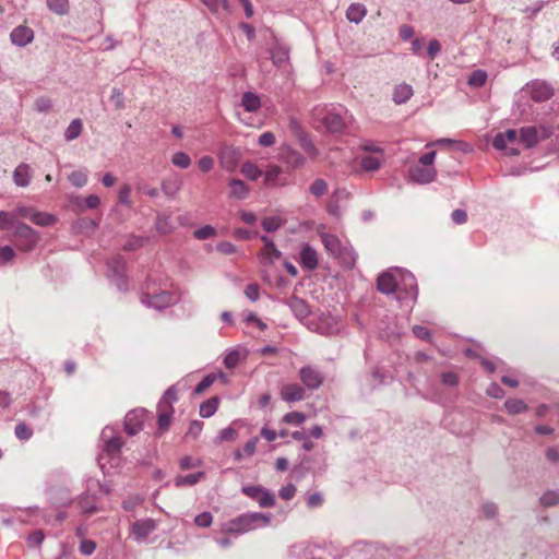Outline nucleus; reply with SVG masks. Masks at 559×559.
Listing matches in <instances>:
<instances>
[{
    "mask_svg": "<svg viewBox=\"0 0 559 559\" xmlns=\"http://www.w3.org/2000/svg\"><path fill=\"white\" fill-rule=\"evenodd\" d=\"M272 514L263 512H247L224 523L222 532L224 534H246L260 527L269 526Z\"/></svg>",
    "mask_w": 559,
    "mask_h": 559,
    "instance_id": "f257e3e1",
    "label": "nucleus"
},
{
    "mask_svg": "<svg viewBox=\"0 0 559 559\" xmlns=\"http://www.w3.org/2000/svg\"><path fill=\"white\" fill-rule=\"evenodd\" d=\"M14 237L16 238L17 246L22 251L33 250L39 240L38 233L24 223H16Z\"/></svg>",
    "mask_w": 559,
    "mask_h": 559,
    "instance_id": "f03ea898",
    "label": "nucleus"
},
{
    "mask_svg": "<svg viewBox=\"0 0 559 559\" xmlns=\"http://www.w3.org/2000/svg\"><path fill=\"white\" fill-rule=\"evenodd\" d=\"M108 276L117 288L121 292L128 290V281L124 275L126 261L122 257L117 255L107 261Z\"/></svg>",
    "mask_w": 559,
    "mask_h": 559,
    "instance_id": "7ed1b4c3",
    "label": "nucleus"
},
{
    "mask_svg": "<svg viewBox=\"0 0 559 559\" xmlns=\"http://www.w3.org/2000/svg\"><path fill=\"white\" fill-rule=\"evenodd\" d=\"M217 156L221 167L228 173H233L239 165L241 151L233 145L224 144L219 147Z\"/></svg>",
    "mask_w": 559,
    "mask_h": 559,
    "instance_id": "20e7f679",
    "label": "nucleus"
},
{
    "mask_svg": "<svg viewBox=\"0 0 559 559\" xmlns=\"http://www.w3.org/2000/svg\"><path fill=\"white\" fill-rule=\"evenodd\" d=\"M396 275L399 277L397 281V292L405 293V297L400 296V299L409 297L413 300L417 298L418 289H417V282L415 276L403 269L396 267Z\"/></svg>",
    "mask_w": 559,
    "mask_h": 559,
    "instance_id": "39448f33",
    "label": "nucleus"
},
{
    "mask_svg": "<svg viewBox=\"0 0 559 559\" xmlns=\"http://www.w3.org/2000/svg\"><path fill=\"white\" fill-rule=\"evenodd\" d=\"M531 98L536 103H543L554 96V87L546 81L533 80L525 86Z\"/></svg>",
    "mask_w": 559,
    "mask_h": 559,
    "instance_id": "423d86ee",
    "label": "nucleus"
},
{
    "mask_svg": "<svg viewBox=\"0 0 559 559\" xmlns=\"http://www.w3.org/2000/svg\"><path fill=\"white\" fill-rule=\"evenodd\" d=\"M349 118L347 110L341 109L340 111H329L322 122L329 132L338 133L346 129Z\"/></svg>",
    "mask_w": 559,
    "mask_h": 559,
    "instance_id": "0eeeda50",
    "label": "nucleus"
},
{
    "mask_svg": "<svg viewBox=\"0 0 559 559\" xmlns=\"http://www.w3.org/2000/svg\"><path fill=\"white\" fill-rule=\"evenodd\" d=\"M299 378L305 388L311 391L318 390L324 381L323 373L310 365L300 368Z\"/></svg>",
    "mask_w": 559,
    "mask_h": 559,
    "instance_id": "6e6552de",
    "label": "nucleus"
},
{
    "mask_svg": "<svg viewBox=\"0 0 559 559\" xmlns=\"http://www.w3.org/2000/svg\"><path fill=\"white\" fill-rule=\"evenodd\" d=\"M278 158L282 163L292 169L300 168L306 163V157L290 145L281 146Z\"/></svg>",
    "mask_w": 559,
    "mask_h": 559,
    "instance_id": "1a4fd4ad",
    "label": "nucleus"
},
{
    "mask_svg": "<svg viewBox=\"0 0 559 559\" xmlns=\"http://www.w3.org/2000/svg\"><path fill=\"white\" fill-rule=\"evenodd\" d=\"M175 297L166 290H162L153 295H145L142 298V302L144 305L158 310L169 307L175 302Z\"/></svg>",
    "mask_w": 559,
    "mask_h": 559,
    "instance_id": "9d476101",
    "label": "nucleus"
},
{
    "mask_svg": "<svg viewBox=\"0 0 559 559\" xmlns=\"http://www.w3.org/2000/svg\"><path fill=\"white\" fill-rule=\"evenodd\" d=\"M397 281L396 269L385 271L378 276L377 288L382 294H393L397 292Z\"/></svg>",
    "mask_w": 559,
    "mask_h": 559,
    "instance_id": "9b49d317",
    "label": "nucleus"
},
{
    "mask_svg": "<svg viewBox=\"0 0 559 559\" xmlns=\"http://www.w3.org/2000/svg\"><path fill=\"white\" fill-rule=\"evenodd\" d=\"M145 417L144 409H134L129 412L124 418V430L130 436H135L143 429Z\"/></svg>",
    "mask_w": 559,
    "mask_h": 559,
    "instance_id": "f8f14e48",
    "label": "nucleus"
},
{
    "mask_svg": "<svg viewBox=\"0 0 559 559\" xmlns=\"http://www.w3.org/2000/svg\"><path fill=\"white\" fill-rule=\"evenodd\" d=\"M157 528L153 519L138 520L132 525V535L139 543L144 542Z\"/></svg>",
    "mask_w": 559,
    "mask_h": 559,
    "instance_id": "ddd939ff",
    "label": "nucleus"
},
{
    "mask_svg": "<svg viewBox=\"0 0 559 559\" xmlns=\"http://www.w3.org/2000/svg\"><path fill=\"white\" fill-rule=\"evenodd\" d=\"M281 399L287 403H295L306 399L305 388L298 383H289L282 385L280 390Z\"/></svg>",
    "mask_w": 559,
    "mask_h": 559,
    "instance_id": "4468645a",
    "label": "nucleus"
},
{
    "mask_svg": "<svg viewBox=\"0 0 559 559\" xmlns=\"http://www.w3.org/2000/svg\"><path fill=\"white\" fill-rule=\"evenodd\" d=\"M11 43L17 47H25L34 39V31L25 25H19L10 34Z\"/></svg>",
    "mask_w": 559,
    "mask_h": 559,
    "instance_id": "2eb2a0df",
    "label": "nucleus"
},
{
    "mask_svg": "<svg viewBox=\"0 0 559 559\" xmlns=\"http://www.w3.org/2000/svg\"><path fill=\"white\" fill-rule=\"evenodd\" d=\"M436 169L433 167H425L416 165L409 169V178L417 183H429L436 179Z\"/></svg>",
    "mask_w": 559,
    "mask_h": 559,
    "instance_id": "dca6fc26",
    "label": "nucleus"
},
{
    "mask_svg": "<svg viewBox=\"0 0 559 559\" xmlns=\"http://www.w3.org/2000/svg\"><path fill=\"white\" fill-rule=\"evenodd\" d=\"M183 185V180L178 174L170 175L162 180V191L163 193L169 198L175 199L179 191L181 190Z\"/></svg>",
    "mask_w": 559,
    "mask_h": 559,
    "instance_id": "f3484780",
    "label": "nucleus"
},
{
    "mask_svg": "<svg viewBox=\"0 0 559 559\" xmlns=\"http://www.w3.org/2000/svg\"><path fill=\"white\" fill-rule=\"evenodd\" d=\"M111 432H112V430L110 428L106 427L102 431V438L103 439L108 438L107 440H105V451L107 452V454L110 456H116L120 453V450L123 445V441H122L121 437L111 436Z\"/></svg>",
    "mask_w": 559,
    "mask_h": 559,
    "instance_id": "a211bd4d",
    "label": "nucleus"
},
{
    "mask_svg": "<svg viewBox=\"0 0 559 559\" xmlns=\"http://www.w3.org/2000/svg\"><path fill=\"white\" fill-rule=\"evenodd\" d=\"M261 240L264 242V248L262 250V263L265 265L273 264L281 258L282 253L269 237L262 236Z\"/></svg>",
    "mask_w": 559,
    "mask_h": 559,
    "instance_id": "6ab92c4d",
    "label": "nucleus"
},
{
    "mask_svg": "<svg viewBox=\"0 0 559 559\" xmlns=\"http://www.w3.org/2000/svg\"><path fill=\"white\" fill-rule=\"evenodd\" d=\"M520 141L526 148L536 146L539 142V129L536 126L523 127L519 130Z\"/></svg>",
    "mask_w": 559,
    "mask_h": 559,
    "instance_id": "aec40b11",
    "label": "nucleus"
},
{
    "mask_svg": "<svg viewBox=\"0 0 559 559\" xmlns=\"http://www.w3.org/2000/svg\"><path fill=\"white\" fill-rule=\"evenodd\" d=\"M299 263L306 270H314L318 266L317 251L309 245H305L300 251Z\"/></svg>",
    "mask_w": 559,
    "mask_h": 559,
    "instance_id": "412c9836",
    "label": "nucleus"
},
{
    "mask_svg": "<svg viewBox=\"0 0 559 559\" xmlns=\"http://www.w3.org/2000/svg\"><path fill=\"white\" fill-rule=\"evenodd\" d=\"M286 304L292 309L295 317L300 320L305 319L310 313L309 306L304 299L297 296H292L289 299H287Z\"/></svg>",
    "mask_w": 559,
    "mask_h": 559,
    "instance_id": "4be33fe9",
    "label": "nucleus"
},
{
    "mask_svg": "<svg viewBox=\"0 0 559 559\" xmlns=\"http://www.w3.org/2000/svg\"><path fill=\"white\" fill-rule=\"evenodd\" d=\"M229 198L237 200H245L248 198L250 188L246 185L245 181L240 179H230L229 180Z\"/></svg>",
    "mask_w": 559,
    "mask_h": 559,
    "instance_id": "5701e85b",
    "label": "nucleus"
},
{
    "mask_svg": "<svg viewBox=\"0 0 559 559\" xmlns=\"http://www.w3.org/2000/svg\"><path fill=\"white\" fill-rule=\"evenodd\" d=\"M31 178V167L27 164H20L13 171V181L17 187H27Z\"/></svg>",
    "mask_w": 559,
    "mask_h": 559,
    "instance_id": "b1692460",
    "label": "nucleus"
},
{
    "mask_svg": "<svg viewBox=\"0 0 559 559\" xmlns=\"http://www.w3.org/2000/svg\"><path fill=\"white\" fill-rule=\"evenodd\" d=\"M414 94L413 87L409 84L402 83L394 87L393 102L397 105L405 104Z\"/></svg>",
    "mask_w": 559,
    "mask_h": 559,
    "instance_id": "393cba45",
    "label": "nucleus"
},
{
    "mask_svg": "<svg viewBox=\"0 0 559 559\" xmlns=\"http://www.w3.org/2000/svg\"><path fill=\"white\" fill-rule=\"evenodd\" d=\"M367 14V9L361 3H353L346 11V17L349 22L358 24Z\"/></svg>",
    "mask_w": 559,
    "mask_h": 559,
    "instance_id": "a878e982",
    "label": "nucleus"
},
{
    "mask_svg": "<svg viewBox=\"0 0 559 559\" xmlns=\"http://www.w3.org/2000/svg\"><path fill=\"white\" fill-rule=\"evenodd\" d=\"M241 105L246 111L255 112L261 106V100L257 94L252 92H246L241 97Z\"/></svg>",
    "mask_w": 559,
    "mask_h": 559,
    "instance_id": "bb28decb",
    "label": "nucleus"
},
{
    "mask_svg": "<svg viewBox=\"0 0 559 559\" xmlns=\"http://www.w3.org/2000/svg\"><path fill=\"white\" fill-rule=\"evenodd\" d=\"M204 477V473L203 472H197V473H192V474H189V475H178L177 477H175L174 479V484L176 487H186V486H193L195 484H198L201 478Z\"/></svg>",
    "mask_w": 559,
    "mask_h": 559,
    "instance_id": "cd10ccee",
    "label": "nucleus"
},
{
    "mask_svg": "<svg viewBox=\"0 0 559 559\" xmlns=\"http://www.w3.org/2000/svg\"><path fill=\"white\" fill-rule=\"evenodd\" d=\"M321 239H322V242H323L325 249L332 255L341 254V242L335 235L324 233L321 235Z\"/></svg>",
    "mask_w": 559,
    "mask_h": 559,
    "instance_id": "c85d7f7f",
    "label": "nucleus"
},
{
    "mask_svg": "<svg viewBox=\"0 0 559 559\" xmlns=\"http://www.w3.org/2000/svg\"><path fill=\"white\" fill-rule=\"evenodd\" d=\"M218 397L213 396L200 405V416L209 418L215 414L218 407Z\"/></svg>",
    "mask_w": 559,
    "mask_h": 559,
    "instance_id": "c756f323",
    "label": "nucleus"
},
{
    "mask_svg": "<svg viewBox=\"0 0 559 559\" xmlns=\"http://www.w3.org/2000/svg\"><path fill=\"white\" fill-rule=\"evenodd\" d=\"M271 60L276 67H282L288 61V49L282 46H278L274 49L270 50Z\"/></svg>",
    "mask_w": 559,
    "mask_h": 559,
    "instance_id": "7c9ffc66",
    "label": "nucleus"
},
{
    "mask_svg": "<svg viewBox=\"0 0 559 559\" xmlns=\"http://www.w3.org/2000/svg\"><path fill=\"white\" fill-rule=\"evenodd\" d=\"M29 219L38 226H49L56 223V217L48 213L32 212Z\"/></svg>",
    "mask_w": 559,
    "mask_h": 559,
    "instance_id": "2f4dec72",
    "label": "nucleus"
},
{
    "mask_svg": "<svg viewBox=\"0 0 559 559\" xmlns=\"http://www.w3.org/2000/svg\"><path fill=\"white\" fill-rule=\"evenodd\" d=\"M297 140L300 147L309 155V157L314 158L319 155L318 148L307 133L299 136Z\"/></svg>",
    "mask_w": 559,
    "mask_h": 559,
    "instance_id": "473e14b6",
    "label": "nucleus"
},
{
    "mask_svg": "<svg viewBox=\"0 0 559 559\" xmlns=\"http://www.w3.org/2000/svg\"><path fill=\"white\" fill-rule=\"evenodd\" d=\"M47 7L58 15H66L70 10L69 0H47Z\"/></svg>",
    "mask_w": 559,
    "mask_h": 559,
    "instance_id": "72a5a7b5",
    "label": "nucleus"
},
{
    "mask_svg": "<svg viewBox=\"0 0 559 559\" xmlns=\"http://www.w3.org/2000/svg\"><path fill=\"white\" fill-rule=\"evenodd\" d=\"M177 392H178V390H177L176 385L169 386L165 391L162 400L159 401L158 408H162V407L170 408V407H173V403H175L177 401V399H178L177 397Z\"/></svg>",
    "mask_w": 559,
    "mask_h": 559,
    "instance_id": "f704fd0d",
    "label": "nucleus"
},
{
    "mask_svg": "<svg viewBox=\"0 0 559 559\" xmlns=\"http://www.w3.org/2000/svg\"><path fill=\"white\" fill-rule=\"evenodd\" d=\"M241 174L250 180H258L262 176V171L252 162H246L241 166Z\"/></svg>",
    "mask_w": 559,
    "mask_h": 559,
    "instance_id": "c9c22d12",
    "label": "nucleus"
},
{
    "mask_svg": "<svg viewBox=\"0 0 559 559\" xmlns=\"http://www.w3.org/2000/svg\"><path fill=\"white\" fill-rule=\"evenodd\" d=\"M82 132V122L80 119H74L70 122L64 132V139L67 141H73L80 136Z\"/></svg>",
    "mask_w": 559,
    "mask_h": 559,
    "instance_id": "e433bc0d",
    "label": "nucleus"
},
{
    "mask_svg": "<svg viewBox=\"0 0 559 559\" xmlns=\"http://www.w3.org/2000/svg\"><path fill=\"white\" fill-rule=\"evenodd\" d=\"M174 413V408L162 407L158 408L157 424L160 430H166L169 427L170 419Z\"/></svg>",
    "mask_w": 559,
    "mask_h": 559,
    "instance_id": "4c0bfd02",
    "label": "nucleus"
},
{
    "mask_svg": "<svg viewBox=\"0 0 559 559\" xmlns=\"http://www.w3.org/2000/svg\"><path fill=\"white\" fill-rule=\"evenodd\" d=\"M281 174H282V168L280 166L269 165L264 173L265 183L271 185V186L278 185L277 179Z\"/></svg>",
    "mask_w": 559,
    "mask_h": 559,
    "instance_id": "58836bf2",
    "label": "nucleus"
},
{
    "mask_svg": "<svg viewBox=\"0 0 559 559\" xmlns=\"http://www.w3.org/2000/svg\"><path fill=\"white\" fill-rule=\"evenodd\" d=\"M504 407L509 414L515 415L526 409V404L520 399H510L504 402Z\"/></svg>",
    "mask_w": 559,
    "mask_h": 559,
    "instance_id": "ea45409f",
    "label": "nucleus"
},
{
    "mask_svg": "<svg viewBox=\"0 0 559 559\" xmlns=\"http://www.w3.org/2000/svg\"><path fill=\"white\" fill-rule=\"evenodd\" d=\"M79 504L82 511L86 514H92L96 512L97 508L95 506V497L90 495L81 496Z\"/></svg>",
    "mask_w": 559,
    "mask_h": 559,
    "instance_id": "a19ab883",
    "label": "nucleus"
},
{
    "mask_svg": "<svg viewBox=\"0 0 559 559\" xmlns=\"http://www.w3.org/2000/svg\"><path fill=\"white\" fill-rule=\"evenodd\" d=\"M309 192L317 197V198H320L322 195H324L326 192H328V183L324 179H321V178H318L316 179L309 187Z\"/></svg>",
    "mask_w": 559,
    "mask_h": 559,
    "instance_id": "79ce46f5",
    "label": "nucleus"
},
{
    "mask_svg": "<svg viewBox=\"0 0 559 559\" xmlns=\"http://www.w3.org/2000/svg\"><path fill=\"white\" fill-rule=\"evenodd\" d=\"M487 81V73L484 70H475L468 78V85L474 87L483 86Z\"/></svg>",
    "mask_w": 559,
    "mask_h": 559,
    "instance_id": "37998d69",
    "label": "nucleus"
},
{
    "mask_svg": "<svg viewBox=\"0 0 559 559\" xmlns=\"http://www.w3.org/2000/svg\"><path fill=\"white\" fill-rule=\"evenodd\" d=\"M204 5L213 13H218L221 10H229L228 0H201Z\"/></svg>",
    "mask_w": 559,
    "mask_h": 559,
    "instance_id": "c03bdc74",
    "label": "nucleus"
},
{
    "mask_svg": "<svg viewBox=\"0 0 559 559\" xmlns=\"http://www.w3.org/2000/svg\"><path fill=\"white\" fill-rule=\"evenodd\" d=\"M68 179L75 188H82L87 183V174L82 170H75L69 175Z\"/></svg>",
    "mask_w": 559,
    "mask_h": 559,
    "instance_id": "a18cd8bd",
    "label": "nucleus"
},
{
    "mask_svg": "<svg viewBox=\"0 0 559 559\" xmlns=\"http://www.w3.org/2000/svg\"><path fill=\"white\" fill-rule=\"evenodd\" d=\"M283 225V219L278 216L265 217L262 221V227L265 231L272 233L277 230Z\"/></svg>",
    "mask_w": 559,
    "mask_h": 559,
    "instance_id": "49530a36",
    "label": "nucleus"
},
{
    "mask_svg": "<svg viewBox=\"0 0 559 559\" xmlns=\"http://www.w3.org/2000/svg\"><path fill=\"white\" fill-rule=\"evenodd\" d=\"M171 162L175 166L180 168H188L191 165L190 156L185 152H177L174 154Z\"/></svg>",
    "mask_w": 559,
    "mask_h": 559,
    "instance_id": "de8ad7c7",
    "label": "nucleus"
},
{
    "mask_svg": "<svg viewBox=\"0 0 559 559\" xmlns=\"http://www.w3.org/2000/svg\"><path fill=\"white\" fill-rule=\"evenodd\" d=\"M255 500L261 508H272L275 504L274 495L266 489H264L263 492L260 493L259 498H255Z\"/></svg>",
    "mask_w": 559,
    "mask_h": 559,
    "instance_id": "09e8293b",
    "label": "nucleus"
},
{
    "mask_svg": "<svg viewBox=\"0 0 559 559\" xmlns=\"http://www.w3.org/2000/svg\"><path fill=\"white\" fill-rule=\"evenodd\" d=\"M306 420V415L301 412H290L284 415L283 421L289 425H301Z\"/></svg>",
    "mask_w": 559,
    "mask_h": 559,
    "instance_id": "8fccbe9b",
    "label": "nucleus"
},
{
    "mask_svg": "<svg viewBox=\"0 0 559 559\" xmlns=\"http://www.w3.org/2000/svg\"><path fill=\"white\" fill-rule=\"evenodd\" d=\"M540 503L544 507H552L559 503V492L555 490H550L545 492L540 497Z\"/></svg>",
    "mask_w": 559,
    "mask_h": 559,
    "instance_id": "3c124183",
    "label": "nucleus"
},
{
    "mask_svg": "<svg viewBox=\"0 0 559 559\" xmlns=\"http://www.w3.org/2000/svg\"><path fill=\"white\" fill-rule=\"evenodd\" d=\"M14 433L20 440H28L33 436L32 429L25 423L17 424L15 426Z\"/></svg>",
    "mask_w": 559,
    "mask_h": 559,
    "instance_id": "603ef678",
    "label": "nucleus"
},
{
    "mask_svg": "<svg viewBox=\"0 0 559 559\" xmlns=\"http://www.w3.org/2000/svg\"><path fill=\"white\" fill-rule=\"evenodd\" d=\"M194 237L199 240H205L214 237L216 235V230L211 225H205L193 233Z\"/></svg>",
    "mask_w": 559,
    "mask_h": 559,
    "instance_id": "864d4df0",
    "label": "nucleus"
},
{
    "mask_svg": "<svg viewBox=\"0 0 559 559\" xmlns=\"http://www.w3.org/2000/svg\"><path fill=\"white\" fill-rule=\"evenodd\" d=\"M110 102L115 105L116 109H123L126 107L124 104V95L120 88L114 87L110 95Z\"/></svg>",
    "mask_w": 559,
    "mask_h": 559,
    "instance_id": "5fc2aeb1",
    "label": "nucleus"
},
{
    "mask_svg": "<svg viewBox=\"0 0 559 559\" xmlns=\"http://www.w3.org/2000/svg\"><path fill=\"white\" fill-rule=\"evenodd\" d=\"M217 379L215 373H209L203 378V380L194 388L195 394L203 393L206 389H209Z\"/></svg>",
    "mask_w": 559,
    "mask_h": 559,
    "instance_id": "6e6d98bb",
    "label": "nucleus"
},
{
    "mask_svg": "<svg viewBox=\"0 0 559 559\" xmlns=\"http://www.w3.org/2000/svg\"><path fill=\"white\" fill-rule=\"evenodd\" d=\"M240 361V353L238 350H230L224 357V365L227 369H234Z\"/></svg>",
    "mask_w": 559,
    "mask_h": 559,
    "instance_id": "4d7b16f0",
    "label": "nucleus"
},
{
    "mask_svg": "<svg viewBox=\"0 0 559 559\" xmlns=\"http://www.w3.org/2000/svg\"><path fill=\"white\" fill-rule=\"evenodd\" d=\"M145 242V238L140 236H131L126 243H123L122 248L126 251H132L141 248Z\"/></svg>",
    "mask_w": 559,
    "mask_h": 559,
    "instance_id": "13d9d810",
    "label": "nucleus"
},
{
    "mask_svg": "<svg viewBox=\"0 0 559 559\" xmlns=\"http://www.w3.org/2000/svg\"><path fill=\"white\" fill-rule=\"evenodd\" d=\"M380 159L376 156H365L361 159V167L367 171H374L380 167Z\"/></svg>",
    "mask_w": 559,
    "mask_h": 559,
    "instance_id": "bf43d9fd",
    "label": "nucleus"
},
{
    "mask_svg": "<svg viewBox=\"0 0 559 559\" xmlns=\"http://www.w3.org/2000/svg\"><path fill=\"white\" fill-rule=\"evenodd\" d=\"M34 107L38 112H48L52 108V102L49 97L41 96L35 100Z\"/></svg>",
    "mask_w": 559,
    "mask_h": 559,
    "instance_id": "052dcab7",
    "label": "nucleus"
},
{
    "mask_svg": "<svg viewBox=\"0 0 559 559\" xmlns=\"http://www.w3.org/2000/svg\"><path fill=\"white\" fill-rule=\"evenodd\" d=\"M481 512L486 519H495L498 514V506L495 502L486 501L481 504Z\"/></svg>",
    "mask_w": 559,
    "mask_h": 559,
    "instance_id": "680f3d73",
    "label": "nucleus"
},
{
    "mask_svg": "<svg viewBox=\"0 0 559 559\" xmlns=\"http://www.w3.org/2000/svg\"><path fill=\"white\" fill-rule=\"evenodd\" d=\"M213 522V516L210 512H202L194 519V523L199 527H209Z\"/></svg>",
    "mask_w": 559,
    "mask_h": 559,
    "instance_id": "e2e57ef3",
    "label": "nucleus"
},
{
    "mask_svg": "<svg viewBox=\"0 0 559 559\" xmlns=\"http://www.w3.org/2000/svg\"><path fill=\"white\" fill-rule=\"evenodd\" d=\"M15 251L10 246H3L0 248V264H5L13 260Z\"/></svg>",
    "mask_w": 559,
    "mask_h": 559,
    "instance_id": "0e129e2a",
    "label": "nucleus"
},
{
    "mask_svg": "<svg viewBox=\"0 0 559 559\" xmlns=\"http://www.w3.org/2000/svg\"><path fill=\"white\" fill-rule=\"evenodd\" d=\"M15 226V222L13 219V214L1 211L0 212V230H5L11 226Z\"/></svg>",
    "mask_w": 559,
    "mask_h": 559,
    "instance_id": "69168bd1",
    "label": "nucleus"
},
{
    "mask_svg": "<svg viewBox=\"0 0 559 559\" xmlns=\"http://www.w3.org/2000/svg\"><path fill=\"white\" fill-rule=\"evenodd\" d=\"M264 489L265 488H263L262 486H250V485H248V486H243L241 488V491L247 497L255 500V498H259L260 493H262Z\"/></svg>",
    "mask_w": 559,
    "mask_h": 559,
    "instance_id": "338daca9",
    "label": "nucleus"
},
{
    "mask_svg": "<svg viewBox=\"0 0 559 559\" xmlns=\"http://www.w3.org/2000/svg\"><path fill=\"white\" fill-rule=\"evenodd\" d=\"M203 429V423L200 421V420H192L190 426H189V429H188V432H187V437H190L192 439H197L201 431Z\"/></svg>",
    "mask_w": 559,
    "mask_h": 559,
    "instance_id": "774afa93",
    "label": "nucleus"
}]
</instances>
